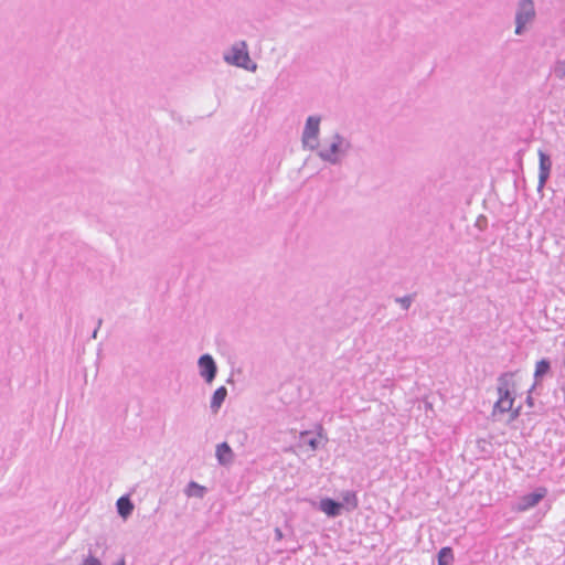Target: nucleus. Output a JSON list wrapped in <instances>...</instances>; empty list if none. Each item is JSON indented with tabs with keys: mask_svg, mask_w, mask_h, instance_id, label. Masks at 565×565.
Returning <instances> with one entry per match:
<instances>
[{
	"mask_svg": "<svg viewBox=\"0 0 565 565\" xmlns=\"http://www.w3.org/2000/svg\"><path fill=\"white\" fill-rule=\"evenodd\" d=\"M350 149V142L340 134L332 137V141L328 148L318 150V157L330 164L337 166L342 162L343 157L347 156Z\"/></svg>",
	"mask_w": 565,
	"mask_h": 565,
	"instance_id": "f257e3e1",
	"label": "nucleus"
},
{
	"mask_svg": "<svg viewBox=\"0 0 565 565\" xmlns=\"http://www.w3.org/2000/svg\"><path fill=\"white\" fill-rule=\"evenodd\" d=\"M536 18L535 3L533 0H519L515 10V30L516 35H522Z\"/></svg>",
	"mask_w": 565,
	"mask_h": 565,
	"instance_id": "f03ea898",
	"label": "nucleus"
},
{
	"mask_svg": "<svg viewBox=\"0 0 565 565\" xmlns=\"http://www.w3.org/2000/svg\"><path fill=\"white\" fill-rule=\"evenodd\" d=\"M224 60L231 65H235L248 71H255L257 67L256 64L250 61L245 42L234 44L231 51L224 54Z\"/></svg>",
	"mask_w": 565,
	"mask_h": 565,
	"instance_id": "7ed1b4c3",
	"label": "nucleus"
},
{
	"mask_svg": "<svg viewBox=\"0 0 565 565\" xmlns=\"http://www.w3.org/2000/svg\"><path fill=\"white\" fill-rule=\"evenodd\" d=\"M319 134H320V117L309 116L306 120V125L302 131L301 141L303 148L309 150H317L319 147Z\"/></svg>",
	"mask_w": 565,
	"mask_h": 565,
	"instance_id": "20e7f679",
	"label": "nucleus"
},
{
	"mask_svg": "<svg viewBox=\"0 0 565 565\" xmlns=\"http://www.w3.org/2000/svg\"><path fill=\"white\" fill-rule=\"evenodd\" d=\"M547 494L544 487L536 488L534 492L518 498L511 505L514 512H525L536 507Z\"/></svg>",
	"mask_w": 565,
	"mask_h": 565,
	"instance_id": "39448f33",
	"label": "nucleus"
},
{
	"mask_svg": "<svg viewBox=\"0 0 565 565\" xmlns=\"http://www.w3.org/2000/svg\"><path fill=\"white\" fill-rule=\"evenodd\" d=\"M199 373L204 381L210 384L212 383L217 374V365L213 356L209 353L202 354L198 361Z\"/></svg>",
	"mask_w": 565,
	"mask_h": 565,
	"instance_id": "423d86ee",
	"label": "nucleus"
},
{
	"mask_svg": "<svg viewBox=\"0 0 565 565\" xmlns=\"http://www.w3.org/2000/svg\"><path fill=\"white\" fill-rule=\"evenodd\" d=\"M539 184L537 191L541 192L551 174L552 169V160L550 154L544 152L543 150H539Z\"/></svg>",
	"mask_w": 565,
	"mask_h": 565,
	"instance_id": "0eeeda50",
	"label": "nucleus"
},
{
	"mask_svg": "<svg viewBox=\"0 0 565 565\" xmlns=\"http://www.w3.org/2000/svg\"><path fill=\"white\" fill-rule=\"evenodd\" d=\"M343 503L335 501L331 498H322L319 502V510L326 513L329 518H337L341 514Z\"/></svg>",
	"mask_w": 565,
	"mask_h": 565,
	"instance_id": "6e6552de",
	"label": "nucleus"
},
{
	"mask_svg": "<svg viewBox=\"0 0 565 565\" xmlns=\"http://www.w3.org/2000/svg\"><path fill=\"white\" fill-rule=\"evenodd\" d=\"M499 398L494 404V411L507 413L512 409L514 403V391H498Z\"/></svg>",
	"mask_w": 565,
	"mask_h": 565,
	"instance_id": "1a4fd4ad",
	"label": "nucleus"
},
{
	"mask_svg": "<svg viewBox=\"0 0 565 565\" xmlns=\"http://www.w3.org/2000/svg\"><path fill=\"white\" fill-rule=\"evenodd\" d=\"M322 427L320 426L319 427V433L317 436H313L311 431H301L300 433V443L302 445H306L308 446L311 450H317L318 448L321 447V438L323 437L322 436Z\"/></svg>",
	"mask_w": 565,
	"mask_h": 565,
	"instance_id": "9d476101",
	"label": "nucleus"
},
{
	"mask_svg": "<svg viewBox=\"0 0 565 565\" xmlns=\"http://www.w3.org/2000/svg\"><path fill=\"white\" fill-rule=\"evenodd\" d=\"M215 456H216L218 463L222 466L230 465L234 458L232 448L225 441L221 443L216 446Z\"/></svg>",
	"mask_w": 565,
	"mask_h": 565,
	"instance_id": "9b49d317",
	"label": "nucleus"
},
{
	"mask_svg": "<svg viewBox=\"0 0 565 565\" xmlns=\"http://www.w3.org/2000/svg\"><path fill=\"white\" fill-rule=\"evenodd\" d=\"M116 507L118 514L122 519H127L128 516H130L135 508L132 501L128 495L120 497L116 502Z\"/></svg>",
	"mask_w": 565,
	"mask_h": 565,
	"instance_id": "f8f14e48",
	"label": "nucleus"
},
{
	"mask_svg": "<svg viewBox=\"0 0 565 565\" xmlns=\"http://www.w3.org/2000/svg\"><path fill=\"white\" fill-rule=\"evenodd\" d=\"M227 396V388L220 386L216 388L211 397L210 407L213 413H217Z\"/></svg>",
	"mask_w": 565,
	"mask_h": 565,
	"instance_id": "ddd939ff",
	"label": "nucleus"
},
{
	"mask_svg": "<svg viewBox=\"0 0 565 565\" xmlns=\"http://www.w3.org/2000/svg\"><path fill=\"white\" fill-rule=\"evenodd\" d=\"M514 391L515 382H514V373L513 372H504L498 377V386L497 391Z\"/></svg>",
	"mask_w": 565,
	"mask_h": 565,
	"instance_id": "4468645a",
	"label": "nucleus"
},
{
	"mask_svg": "<svg viewBox=\"0 0 565 565\" xmlns=\"http://www.w3.org/2000/svg\"><path fill=\"white\" fill-rule=\"evenodd\" d=\"M454 561V551L450 546H444L439 550L438 565H452Z\"/></svg>",
	"mask_w": 565,
	"mask_h": 565,
	"instance_id": "2eb2a0df",
	"label": "nucleus"
},
{
	"mask_svg": "<svg viewBox=\"0 0 565 565\" xmlns=\"http://www.w3.org/2000/svg\"><path fill=\"white\" fill-rule=\"evenodd\" d=\"M343 505H347L348 511L354 510L359 505V500L354 491L348 490L341 493Z\"/></svg>",
	"mask_w": 565,
	"mask_h": 565,
	"instance_id": "dca6fc26",
	"label": "nucleus"
},
{
	"mask_svg": "<svg viewBox=\"0 0 565 565\" xmlns=\"http://www.w3.org/2000/svg\"><path fill=\"white\" fill-rule=\"evenodd\" d=\"M205 493H206L205 487L196 483L195 481L189 482V484L186 486V489H185V494L189 498L195 497V498L202 499Z\"/></svg>",
	"mask_w": 565,
	"mask_h": 565,
	"instance_id": "f3484780",
	"label": "nucleus"
},
{
	"mask_svg": "<svg viewBox=\"0 0 565 565\" xmlns=\"http://www.w3.org/2000/svg\"><path fill=\"white\" fill-rule=\"evenodd\" d=\"M551 370V363L547 359L540 360L535 365V372L534 377L536 380L542 379L544 375H546Z\"/></svg>",
	"mask_w": 565,
	"mask_h": 565,
	"instance_id": "a211bd4d",
	"label": "nucleus"
},
{
	"mask_svg": "<svg viewBox=\"0 0 565 565\" xmlns=\"http://www.w3.org/2000/svg\"><path fill=\"white\" fill-rule=\"evenodd\" d=\"M553 73L559 79L565 78V61H557L554 64Z\"/></svg>",
	"mask_w": 565,
	"mask_h": 565,
	"instance_id": "6ab92c4d",
	"label": "nucleus"
},
{
	"mask_svg": "<svg viewBox=\"0 0 565 565\" xmlns=\"http://www.w3.org/2000/svg\"><path fill=\"white\" fill-rule=\"evenodd\" d=\"M413 300H414V296L413 295H407V296H404V297H397L395 299V301L398 302L404 310H408V308L411 307Z\"/></svg>",
	"mask_w": 565,
	"mask_h": 565,
	"instance_id": "aec40b11",
	"label": "nucleus"
},
{
	"mask_svg": "<svg viewBox=\"0 0 565 565\" xmlns=\"http://www.w3.org/2000/svg\"><path fill=\"white\" fill-rule=\"evenodd\" d=\"M81 565H103V563L89 552V554L83 558Z\"/></svg>",
	"mask_w": 565,
	"mask_h": 565,
	"instance_id": "412c9836",
	"label": "nucleus"
},
{
	"mask_svg": "<svg viewBox=\"0 0 565 565\" xmlns=\"http://www.w3.org/2000/svg\"><path fill=\"white\" fill-rule=\"evenodd\" d=\"M520 411H521V408H520V407H518V408H515V409H513V408H512V409L510 411V412H511V419H512V420L516 419V418L520 416Z\"/></svg>",
	"mask_w": 565,
	"mask_h": 565,
	"instance_id": "4be33fe9",
	"label": "nucleus"
},
{
	"mask_svg": "<svg viewBox=\"0 0 565 565\" xmlns=\"http://www.w3.org/2000/svg\"><path fill=\"white\" fill-rule=\"evenodd\" d=\"M275 539L277 541H280L282 539V532H281V530L279 527L275 529Z\"/></svg>",
	"mask_w": 565,
	"mask_h": 565,
	"instance_id": "5701e85b",
	"label": "nucleus"
},
{
	"mask_svg": "<svg viewBox=\"0 0 565 565\" xmlns=\"http://www.w3.org/2000/svg\"><path fill=\"white\" fill-rule=\"evenodd\" d=\"M100 326H102V319H99V320H98V322H97V328L94 330V332H93V334H92V337H93L94 339H96V337H97V332H98V329H99V327H100Z\"/></svg>",
	"mask_w": 565,
	"mask_h": 565,
	"instance_id": "b1692460",
	"label": "nucleus"
},
{
	"mask_svg": "<svg viewBox=\"0 0 565 565\" xmlns=\"http://www.w3.org/2000/svg\"><path fill=\"white\" fill-rule=\"evenodd\" d=\"M526 403L529 404V406H533V397L531 395L526 397Z\"/></svg>",
	"mask_w": 565,
	"mask_h": 565,
	"instance_id": "393cba45",
	"label": "nucleus"
},
{
	"mask_svg": "<svg viewBox=\"0 0 565 565\" xmlns=\"http://www.w3.org/2000/svg\"><path fill=\"white\" fill-rule=\"evenodd\" d=\"M114 565H126V562H125V558H121L119 559L116 564Z\"/></svg>",
	"mask_w": 565,
	"mask_h": 565,
	"instance_id": "a878e982",
	"label": "nucleus"
}]
</instances>
